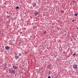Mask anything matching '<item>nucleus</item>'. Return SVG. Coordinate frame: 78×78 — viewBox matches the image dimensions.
Instances as JSON below:
<instances>
[{
    "label": "nucleus",
    "mask_w": 78,
    "mask_h": 78,
    "mask_svg": "<svg viewBox=\"0 0 78 78\" xmlns=\"http://www.w3.org/2000/svg\"><path fill=\"white\" fill-rule=\"evenodd\" d=\"M9 73H11V74H12V73L13 74H15V71L13 70V69H10L9 70Z\"/></svg>",
    "instance_id": "obj_1"
},
{
    "label": "nucleus",
    "mask_w": 78,
    "mask_h": 78,
    "mask_svg": "<svg viewBox=\"0 0 78 78\" xmlns=\"http://www.w3.org/2000/svg\"><path fill=\"white\" fill-rule=\"evenodd\" d=\"M5 49H6L7 50H9L10 49V48L8 46H6L5 47Z\"/></svg>",
    "instance_id": "obj_2"
},
{
    "label": "nucleus",
    "mask_w": 78,
    "mask_h": 78,
    "mask_svg": "<svg viewBox=\"0 0 78 78\" xmlns=\"http://www.w3.org/2000/svg\"><path fill=\"white\" fill-rule=\"evenodd\" d=\"M73 67L74 69H77V65L76 64L73 65Z\"/></svg>",
    "instance_id": "obj_3"
},
{
    "label": "nucleus",
    "mask_w": 78,
    "mask_h": 78,
    "mask_svg": "<svg viewBox=\"0 0 78 78\" xmlns=\"http://www.w3.org/2000/svg\"><path fill=\"white\" fill-rule=\"evenodd\" d=\"M15 59H19V56L18 55H15Z\"/></svg>",
    "instance_id": "obj_4"
},
{
    "label": "nucleus",
    "mask_w": 78,
    "mask_h": 78,
    "mask_svg": "<svg viewBox=\"0 0 78 78\" xmlns=\"http://www.w3.org/2000/svg\"><path fill=\"white\" fill-rule=\"evenodd\" d=\"M12 67L13 68H14V69H18V67H17L16 66H13Z\"/></svg>",
    "instance_id": "obj_5"
},
{
    "label": "nucleus",
    "mask_w": 78,
    "mask_h": 78,
    "mask_svg": "<svg viewBox=\"0 0 78 78\" xmlns=\"http://www.w3.org/2000/svg\"><path fill=\"white\" fill-rule=\"evenodd\" d=\"M39 14V12H36L35 13H34V15L35 16H36L37 15Z\"/></svg>",
    "instance_id": "obj_6"
},
{
    "label": "nucleus",
    "mask_w": 78,
    "mask_h": 78,
    "mask_svg": "<svg viewBox=\"0 0 78 78\" xmlns=\"http://www.w3.org/2000/svg\"><path fill=\"white\" fill-rule=\"evenodd\" d=\"M36 5V3H34L33 5V6H34V7H35Z\"/></svg>",
    "instance_id": "obj_7"
},
{
    "label": "nucleus",
    "mask_w": 78,
    "mask_h": 78,
    "mask_svg": "<svg viewBox=\"0 0 78 78\" xmlns=\"http://www.w3.org/2000/svg\"><path fill=\"white\" fill-rule=\"evenodd\" d=\"M6 18H7V19H9V18H10V16H6Z\"/></svg>",
    "instance_id": "obj_8"
},
{
    "label": "nucleus",
    "mask_w": 78,
    "mask_h": 78,
    "mask_svg": "<svg viewBox=\"0 0 78 78\" xmlns=\"http://www.w3.org/2000/svg\"><path fill=\"white\" fill-rule=\"evenodd\" d=\"M7 68V67L6 66L4 68L3 70H6L5 69H6Z\"/></svg>",
    "instance_id": "obj_9"
},
{
    "label": "nucleus",
    "mask_w": 78,
    "mask_h": 78,
    "mask_svg": "<svg viewBox=\"0 0 78 78\" xmlns=\"http://www.w3.org/2000/svg\"><path fill=\"white\" fill-rule=\"evenodd\" d=\"M75 16H78V13H75L74 14Z\"/></svg>",
    "instance_id": "obj_10"
},
{
    "label": "nucleus",
    "mask_w": 78,
    "mask_h": 78,
    "mask_svg": "<svg viewBox=\"0 0 78 78\" xmlns=\"http://www.w3.org/2000/svg\"><path fill=\"white\" fill-rule=\"evenodd\" d=\"M60 12H61V13H63L64 12V11H61Z\"/></svg>",
    "instance_id": "obj_11"
},
{
    "label": "nucleus",
    "mask_w": 78,
    "mask_h": 78,
    "mask_svg": "<svg viewBox=\"0 0 78 78\" xmlns=\"http://www.w3.org/2000/svg\"><path fill=\"white\" fill-rule=\"evenodd\" d=\"M16 9H19V7L17 6V7H16Z\"/></svg>",
    "instance_id": "obj_12"
},
{
    "label": "nucleus",
    "mask_w": 78,
    "mask_h": 78,
    "mask_svg": "<svg viewBox=\"0 0 78 78\" xmlns=\"http://www.w3.org/2000/svg\"><path fill=\"white\" fill-rule=\"evenodd\" d=\"M51 72L50 71H49L48 73L49 74V75H50V73Z\"/></svg>",
    "instance_id": "obj_13"
},
{
    "label": "nucleus",
    "mask_w": 78,
    "mask_h": 78,
    "mask_svg": "<svg viewBox=\"0 0 78 78\" xmlns=\"http://www.w3.org/2000/svg\"><path fill=\"white\" fill-rule=\"evenodd\" d=\"M44 34H45L46 33H47V31H44Z\"/></svg>",
    "instance_id": "obj_14"
},
{
    "label": "nucleus",
    "mask_w": 78,
    "mask_h": 78,
    "mask_svg": "<svg viewBox=\"0 0 78 78\" xmlns=\"http://www.w3.org/2000/svg\"><path fill=\"white\" fill-rule=\"evenodd\" d=\"M4 65H5L4 67H6V64L5 63Z\"/></svg>",
    "instance_id": "obj_15"
},
{
    "label": "nucleus",
    "mask_w": 78,
    "mask_h": 78,
    "mask_svg": "<svg viewBox=\"0 0 78 78\" xmlns=\"http://www.w3.org/2000/svg\"><path fill=\"white\" fill-rule=\"evenodd\" d=\"M74 55H76V54L74 53V54H73V56H74Z\"/></svg>",
    "instance_id": "obj_16"
},
{
    "label": "nucleus",
    "mask_w": 78,
    "mask_h": 78,
    "mask_svg": "<svg viewBox=\"0 0 78 78\" xmlns=\"http://www.w3.org/2000/svg\"><path fill=\"white\" fill-rule=\"evenodd\" d=\"M21 54H19V56H21Z\"/></svg>",
    "instance_id": "obj_17"
},
{
    "label": "nucleus",
    "mask_w": 78,
    "mask_h": 78,
    "mask_svg": "<svg viewBox=\"0 0 78 78\" xmlns=\"http://www.w3.org/2000/svg\"><path fill=\"white\" fill-rule=\"evenodd\" d=\"M48 78H51V77H50V76H49Z\"/></svg>",
    "instance_id": "obj_18"
},
{
    "label": "nucleus",
    "mask_w": 78,
    "mask_h": 78,
    "mask_svg": "<svg viewBox=\"0 0 78 78\" xmlns=\"http://www.w3.org/2000/svg\"><path fill=\"white\" fill-rule=\"evenodd\" d=\"M75 21V20H72V22H74Z\"/></svg>",
    "instance_id": "obj_19"
},
{
    "label": "nucleus",
    "mask_w": 78,
    "mask_h": 78,
    "mask_svg": "<svg viewBox=\"0 0 78 78\" xmlns=\"http://www.w3.org/2000/svg\"><path fill=\"white\" fill-rule=\"evenodd\" d=\"M22 32H20V34H22Z\"/></svg>",
    "instance_id": "obj_20"
},
{
    "label": "nucleus",
    "mask_w": 78,
    "mask_h": 78,
    "mask_svg": "<svg viewBox=\"0 0 78 78\" xmlns=\"http://www.w3.org/2000/svg\"><path fill=\"white\" fill-rule=\"evenodd\" d=\"M65 36H66V34H65Z\"/></svg>",
    "instance_id": "obj_21"
},
{
    "label": "nucleus",
    "mask_w": 78,
    "mask_h": 78,
    "mask_svg": "<svg viewBox=\"0 0 78 78\" xmlns=\"http://www.w3.org/2000/svg\"><path fill=\"white\" fill-rule=\"evenodd\" d=\"M13 16H14V14H13Z\"/></svg>",
    "instance_id": "obj_22"
},
{
    "label": "nucleus",
    "mask_w": 78,
    "mask_h": 78,
    "mask_svg": "<svg viewBox=\"0 0 78 78\" xmlns=\"http://www.w3.org/2000/svg\"><path fill=\"white\" fill-rule=\"evenodd\" d=\"M21 3H22V1H21Z\"/></svg>",
    "instance_id": "obj_23"
},
{
    "label": "nucleus",
    "mask_w": 78,
    "mask_h": 78,
    "mask_svg": "<svg viewBox=\"0 0 78 78\" xmlns=\"http://www.w3.org/2000/svg\"><path fill=\"white\" fill-rule=\"evenodd\" d=\"M72 3L70 4V5H72Z\"/></svg>",
    "instance_id": "obj_24"
},
{
    "label": "nucleus",
    "mask_w": 78,
    "mask_h": 78,
    "mask_svg": "<svg viewBox=\"0 0 78 78\" xmlns=\"http://www.w3.org/2000/svg\"><path fill=\"white\" fill-rule=\"evenodd\" d=\"M73 2H75V1H73Z\"/></svg>",
    "instance_id": "obj_25"
},
{
    "label": "nucleus",
    "mask_w": 78,
    "mask_h": 78,
    "mask_svg": "<svg viewBox=\"0 0 78 78\" xmlns=\"http://www.w3.org/2000/svg\"><path fill=\"white\" fill-rule=\"evenodd\" d=\"M15 76H16V75H15Z\"/></svg>",
    "instance_id": "obj_26"
},
{
    "label": "nucleus",
    "mask_w": 78,
    "mask_h": 78,
    "mask_svg": "<svg viewBox=\"0 0 78 78\" xmlns=\"http://www.w3.org/2000/svg\"><path fill=\"white\" fill-rule=\"evenodd\" d=\"M4 45H6V44H5Z\"/></svg>",
    "instance_id": "obj_27"
},
{
    "label": "nucleus",
    "mask_w": 78,
    "mask_h": 78,
    "mask_svg": "<svg viewBox=\"0 0 78 78\" xmlns=\"http://www.w3.org/2000/svg\"><path fill=\"white\" fill-rule=\"evenodd\" d=\"M77 29H78V27L77 28Z\"/></svg>",
    "instance_id": "obj_28"
},
{
    "label": "nucleus",
    "mask_w": 78,
    "mask_h": 78,
    "mask_svg": "<svg viewBox=\"0 0 78 78\" xmlns=\"http://www.w3.org/2000/svg\"><path fill=\"white\" fill-rule=\"evenodd\" d=\"M77 60H78V58H77Z\"/></svg>",
    "instance_id": "obj_29"
}]
</instances>
